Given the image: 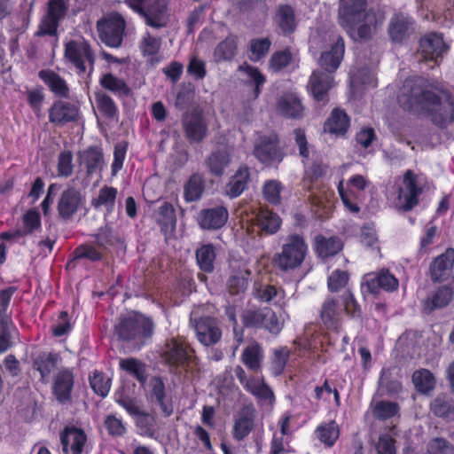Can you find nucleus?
<instances>
[{
  "mask_svg": "<svg viewBox=\"0 0 454 454\" xmlns=\"http://www.w3.org/2000/svg\"><path fill=\"white\" fill-rule=\"evenodd\" d=\"M309 200L312 205L317 207L318 208H322L323 212H318V214L320 216H323L328 214V212H330L333 208L334 204V194L332 191L325 187L319 189L313 188L309 195Z\"/></svg>",
  "mask_w": 454,
  "mask_h": 454,
  "instance_id": "nucleus-34",
  "label": "nucleus"
},
{
  "mask_svg": "<svg viewBox=\"0 0 454 454\" xmlns=\"http://www.w3.org/2000/svg\"><path fill=\"white\" fill-rule=\"evenodd\" d=\"M153 333V324L150 318L137 312L129 313L116 326L118 336L136 345H142Z\"/></svg>",
  "mask_w": 454,
  "mask_h": 454,
  "instance_id": "nucleus-5",
  "label": "nucleus"
},
{
  "mask_svg": "<svg viewBox=\"0 0 454 454\" xmlns=\"http://www.w3.org/2000/svg\"><path fill=\"white\" fill-rule=\"evenodd\" d=\"M231 154L226 149L212 152L206 159L205 164L209 173L215 176H221L231 165Z\"/></svg>",
  "mask_w": 454,
  "mask_h": 454,
  "instance_id": "nucleus-24",
  "label": "nucleus"
},
{
  "mask_svg": "<svg viewBox=\"0 0 454 454\" xmlns=\"http://www.w3.org/2000/svg\"><path fill=\"white\" fill-rule=\"evenodd\" d=\"M348 282V274L347 271L335 270L328 277V289L331 292H337L345 287Z\"/></svg>",
  "mask_w": 454,
  "mask_h": 454,
  "instance_id": "nucleus-63",
  "label": "nucleus"
},
{
  "mask_svg": "<svg viewBox=\"0 0 454 454\" xmlns=\"http://www.w3.org/2000/svg\"><path fill=\"white\" fill-rule=\"evenodd\" d=\"M164 361L170 365H178L187 359L186 347L181 340L171 339L168 340L161 351Z\"/></svg>",
  "mask_w": 454,
  "mask_h": 454,
  "instance_id": "nucleus-23",
  "label": "nucleus"
},
{
  "mask_svg": "<svg viewBox=\"0 0 454 454\" xmlns=\"http://www.w3.org/2000/svg\"><path fill=\"white\" fill-rule=\"evenodd\" d=\"M235 375L244 389L254 395L263 405L271 406L275 401L271 388L265 383L263 378L248 377L240 366L235 369Z\"/></svg>",
  "mask_w": 454,
  "mask_h": 454,
  "instance_id": "nucleus-12",
  "label": "nucleus"
},
{
  "mask_svg": "<svg viewBox=\"0 0 454 454\" xmlns=\"http://www.w3.org/2000/svg\"><path fill=\"white\" fill-rule=\"evenodd\" d=\"M62 451L65 454H82L87 447V436L83 430L70 427L60 435Z\"/></svg>",
  "mask_w": 454,
  "mask_h": 454,
  "instance_id": "nucleus-15",
  "label": "nucleus"
},
{
  "mask_svg": "<svg viewBox=\"0 0 454 454\" xmlns=\"http://www.w3.org/2000/svg\"><path fill=\"white\" fill-rule=\"evenodd\" d=\"M238 70L247 77L246 82L254 83V86L253 89L251 99H256L261 93L262 86L265 82L264 75L259 71L258 68L246 63L240 65Z\"/></svg>",
  "mask_w": 454,
  "mask_h": 454,
  "instance_id": "nucleus-36",
  "label": "nucleus"
},
{
  "mask_svg": "<svg viewBox=\"0 0 454 454\" xmlns=\"http://www.w3.org/2000/svg\"><path fill=\"white\" fill-rule=\"evenodd\" d=\"M400 106L413 112H430L432 121L446 127L454 120V106L449 94H436L425 86L421 78L407 79L398 95Z\"/></svg>",
  "mask_w": 454,
  "mask_h": 454,
  "instance_id": "nucleus-1",
  "label": "nucleus"
},
{
  "mask_svg": "<svg viewBox=\"0 0 454 454\" xmlns=\"http://www.w3.org/2000/svg\"><path fill=\"white\" fill-rule=\"evenodd\" d=\"M271 42L268 38H256L250 42L249 59L252 61H258L269 51Z\"/></svg>",
  "mask_w": 454,
  "mask_h": 454,
  "instance_id": "nucleus-55",
  "label": "nucleus"
},
{
  "mask_svg": "<svg viewBox=\"0 0 454 454\" xmlns=\"http://www.w3.org/2000/svg\"><path fill=\"white\" fill-rule=\"evenodd\" d=\"M308 253V245L302 237L291 235L286 239L282 250L275 257L276 265L282 270H294L301 265Z\"/></svg>",
  "mask_w": 454,
  "mask_h": 454,
  "instance_id": "nucleus-6",
  "label": "nucleus"
},
{
  "mask_svg": "<svg viewBox=\"0 0 454 454\" xmlns=\"http://www.w3.org/2000/svg\"><path fill=\"white\" fill-rule=\"evenodd\" d=\"M442 36L436 33L425 35L419 43V52L425 59L436 60L447 51Z\"/></svg>",
  "mask_w": 454,
  "mask_h": 454,
  "instance_id": "nucleus-17",
  "label": "nucleus"
},
{
  "mask_svg": "<svg viewBox=\"0 0 454 454\" xmlns=\"http://www.w3.org/2000/svg\"><path fill=\"white\" fill-rule=\"evenodd\" d=\"M309 49L315 54L321 51L319 64L329 73L339 67L345 51L342 38L326 30L311 34Z\"/></svg>",
  "mask_w": 454,
  "mask_h": 454,
  "instance_id": "nucleus-3",
  "label": "nucleus"
},
{
  "mask_svg": "<svg viewBox=\"0 0 454 454\" xmlns=\"http://www.w3.org/2000/svg\"><path fill=\"white\" fill-rule=\"evenodd\" d=\"M237 43L234 37H228L220 43L214 51V59L216 62L230 60L236 54Z\"/></svg>",
  "mask_w": 454,
  "mask_h": 454,
  "instance_id": "nucleus-49",
  "label": "nucleus"
},
{
  "mask_svg": "<svg viewBox=\"0 0 454 454\" xmlns=\"http://www.w3.org/2000/svg\"><path fill=\"white\" fill-rule=\"evenodd\" d=\"M254 155L262 163L271 164L279 161L278 150L274 140L262 137L254 146Z\"/></svg>",
  "mask_w": 454,
  "mask_h": 454,
  "instance_id": "nucleus-30",
  "label": "nucleus"
},
{
  "mask_svg": "<svg viewBox=\"0 0 454 454\" xmlns=\"http://www.w3.org/2000/svg\"><path fill=\"white\" fill-rule=\"evenodd\" d=\"M39 74L55 94L60 97L67 96L68 88L66 82L59 75L51 71H41Z\"/></svg>",
  "mask_w": 454,
  "mask_h": 454,
  "instance_id": "nucleus-43",
  "label": "nucleus"
},
{
  "mask_svg": "<svg viewBox=\"0 0 454 454\" xmlns=\"http://www.w3.org/2000/svg\"><path fill=\"white\" fill-rule=\"evenodd\" d=\"M278 22L285 33L294 31L295 27L294 11L290 6H281L278 12Z\"/></svg>",
  "mask_w": 454,
  "mask_h": 454,
  "instance_id": "nucleus-59",
  "label": "nucleus"
},
{
  "mask_svg": "<svg viewBox=\"0 0 454 454\" xmlns=\"http://www.w3.org/2000/svg\"><path fill=\"white\" fill-rule=\"evenodd\" d=\"M205 189V182L201 176L193 175L184 185V198L188 202L200 200Z\"/></svg>",
  "mask_w": 454,
  "mask_h": 454,
  "instance_id": "nucleus-42",
  "label": "nucleus"
},
{
  "mask_svg": "<svg viewBox=\"0 0 454 454\" xmlns=\"http://www.w3.org/2000/svg\"><path fill=\"white\" fill-rule=\"evenodd\" d=\"M422 176L411 170H407L402 184L394 193L395 206L403 210H410L418 203V197L422 192Z\"/></svg>",
  "mask_w": 454,
  "mask_h": 454,
  "instance_id": "nucleus-8",
  "label": "nucleus"
},
{
  "mask_svg": "<svg viewBox=\"0 0 454 454\" xmlns=\"http://www.w3.org/2000/svg\"><path fill=\"white\" fill-rule=\"evenodd\" d=\"M317 432L320 441L328 446H332L339 437V427L333 421L321 426Z\"/></svg>",
  "mask_w": 454,
  "mask_h": 454,
  "instance_id": "nucleus-58",
  "label": "nucleus"
},
{
  "mask_svg": "<svg viewBox=\"0 0 454 454\" xmlns=\"http://www.w3.org/2000/svg\"><path fill=\"white\" fill-rule=\"evenodd\" d=\"M452 298V290L450 287L442 286L429 299L424 302V309L431 312L434 309L446 306Z\"/></svg>",
  "mask_w": 454,
  "mask_h": 454,
  "instance_id": "nucleus-40",
  "label": "nucleus"
},
{
  "mask_svg": "<svg viewBox=\"0 0 454 454\" xmlns=\"http://www.w3.org/2000/svg\"><path fill=\"white\" fill-rule=\"evenodd\" d=\"M124 3L142 16L148 26L159 28L166 25L168 20L166 0H125Z\"/></svg>",
  "mask_w": 454,
  "mask_h": 454,
  "instance_id": "nucleus-7",
  "label": "nucleus"
},
{
  "mask_svg": "<svg viewBox=\"0 0 454 454\" xmlns=\"http://www.w3.org/2000/svg\"><path fill=\"white\" fill-rule=\"evenodd\" d=\"M413 31L412 20L410 17L398 13L390 21L388 34L395 42H402Z\"/></svg>",
  "mask_w": 454,
  "mask_h": 454,
  "instance_id": "nucleus-21",
  "label": "nucleus"
},
{
  "mask_svg": "<svg viewBox=\"0 0 454 454\" xmlns=\"http://www.w3.org/2000/svg\"><path fill=\"white\" fill-rule=\"evenodd\" d=\"M360 85L374 88L377 83L373 73L369 70H362L352 74L350 78L351 89L355 91L358 90Z\"/></svg>",
  "mask_w": 454,
  "mask_h": 454,
  "instance_id": "nucleus-60",
  "label": "nucleus"
},
{
  "mask_svg": "<svg viewBox=\"0 0 454 454\" xmlns=\"http://www.w3.org/2000/svg\"><path fill=\"white\" fill-rule=\"evenodd\" d=\"M276 109L280 115L287 118L300 119L304 115V107L295 93H286L280 97Z\"/></svg>",
  "mask_w": 454,
  "mask_h": 454,
  "instance_id": "nucleus-19",
  "label": "nucleus"
},
{
  "mask_svg": "<svg viewBox=\"0 0 454 454\" xmlns=\"http://www.w3.org/2000/svg\"><path fill=\"white\" fill-rule=\"evenodd\" d=\"M262 360L263 352L258 344L247 346L241 355L242 363L253 372L260 370Z\"/></svg>",
  "mask_w": 454,
  "mask_h": 454,
  "instance_id": "nucleus-38",
  "label": "nucleus"
},
{
  "mask_svg": "<svg viewBox=\"0 0 454 454\" xmlns=\"http://www.w3.org/2000/svg\"><path fill=\"white\" fill-rule=\"evenodd\" d=\"M73 387V375L67 371L60 372L54 384V393L60 402H66L70 397V393Z\"/></svg>",
  "mask_w": 454,
  "mask_h": 454,
  "instance_id": "nucleus-37",
  "label": "nucleus"
},
{
  "mask_svg": "<svg viewBox=\"0 0 454 454\" xmlns=\"http://www.w3.org/2000/svg\"><path fill=\"white\" fill-rule=\"evenodd\" d=\"M235 375L244 389L254 395L263 405L271 406L275 401L271 388L265 383L263 378L248 377L240 366L235 369Z\"/></svg>",
  "mask_w": 454,
  "mask_h": 454,
  "instance_id": "nucleus-11",
  "label": "nucleus"
},
{
  "mask_svg": "<svg viewBox=\"0 0 454 454\" xmlns=\"http://www.w3.org/2000/svg\"><path fill=\"white\" fill-rule=\"evenodd\" d=\"M196 258L202 270L207 272L213 270L215 253L211 245H204L199 248L196 253Z\"/></svg>",
  "mask_w": 454,
  "mask_h": 454,
  "instance_id": "nucleus-50",
  "label": "nucleus"
},
{
  "mask_svg": "<svg viewBox=\"0 0 454 454\" xmlns=\"http://www.w3.org/2000/svg\"><path fill=\"white\" fill-rule=\"evenodd\" d=\"M78 161L81 168H84L88 175H91L98 170H101L103 165V156L99 150L89 148L79 153Z\"/></svg>",
  "mask_w": 454,
  "mask_h": 454,
  "instance_id": "nucleus-32",
  "label": "nucleus"
},
{
  "mask_svg": "<svg viewBox=\"0 0 454 454\" xmlns=\"http://www.w3.org/2000/svg\"><path fill=\"white\" fill-rule=\"evenodd\" d=\"M332 84L333 77L330 74L316 71L312 73L308 87L316 100L323 101Z\"/></svg>",
  "mask_w": 454,
  "mask_h": 454,
  "instance_id": "nucleus-22",
  "label": "nucleus"
},
{
  "mask_svg": "<svg viewBox=\"0 0 454 454\" xmlns=\"http://www.w3.org/2000/svg\"><path fill=\"white\" fill-rule=\"evenodd\" d=\"M90 384L95 393L102 397L107 395L111 387L110 379L99 372H95L90 378Z\"/></svg>",
  "mask_w": 454,
  "mask_h": 454,
  "instance_id": "nucleus-56",
  "label": "nucleus"
},
{
  "mask_svg": "<svg viewBox=\"0 0 454 454\" xmlns=\"http://www.w3.org/2000/svg\"><path fill=\"white\" fill-rule=\"evenodd\" d=\"M160 44L161 42L159 37L145 33L140 42L139 48L144 56H153L160 50Z\"/></svg>",
  "mask_w": 454,
  "mask_h": 454,
  "instance_id": "nucleus-62",
  "label": "nucleus"
},
{
  "mask_svg": "<svg viewBox=\"0 0 454 454\" xmlns=\"http://www.w3.org/2000/svg\"><path fill=\"white\" fill-rule=\"evenodd\" d=\"M254 427L252 414H241L236 420L233 427V435L237 440L246 437Z\"/></svg>",
  "mask_w": 454,
  "mask_h": 454,
  "instance_id": "nucleus-52",
  "label": "nucleus"
},
{
  "mask_svg": "<svg viewBox=\"0 0 454 454\" xmlns=\"http://www.w3.org/2000/svg\"><path fill=\"white\" fill-rule=\"evenodd\" d=\"M343 311L352 317L360 315L359 305L349 290H347L340 299L335 296L326 297L321 306L320 318L328 329L337 331Z\"/></svg>",
  "mask_w": 454,
  "mask_h": 454,
  "instance_id": "nucleus-4",
  "label": "nucleus"
},
{
  "mask_svg": "<svg viewBox=\"0 0 454 454\" xmlns=\"http://www.w3.org/2000/svg\"><path fill=\"white\" fill-rule=\"evenodd\" d=\"M360 241L364 247L380 251L378 235L372 226L365 225L362 228Z\"/></svg>",
  "mask_w": 454,
  "mask_h": 454,
  "instance_id": "nucleus-64",
  "label": "nucleus"
},
{
  "mask_svg": "<svg viewBox=\"0 0 454 454\" xmlns=\"http://www.w3.org/2000/svg\"><path fill=\"white\" fill-rule=\"evenodd\" d=\"M151 386L152 398L160 406L163 413L169 416L172 413V406L166 400L163 382L159 378H154L151 381Z\"/></svg>",
  "mask_w": 454,
  "mask_h": 454,
  "instance_id": "nucleus-44",
  "label": "nucleus"
},
{
  "mask_svg": "<svg viewBox=\"0 0 454 454\" xmlns=\"http://www.w3.org/2000/svg\"><path fill=\"white\" fill-rule=\"evenodd\" d=\"M65 58L72 63L79 73H85L90 67L93 69L95 56L88 42L82 37L70 40L65 44Z\"/></svg>",
  "mask_w": 454,
  "mask_h": 454,
  "instance_id": "nucleus-9",
  "label": "nucleus"
},
{
  "mask_svg": "<svg viewBox=\"0 0 454 454\" xmlns=\"http://www.w3.org/2000/svg\"><path fill=\"white\" fill-rule=\"evenodd\" d=\"M99 83L104 89L114 94L127 95L129 91L122 79L110 73L103 74L99 79Z\"/></svg>",
  "mask_w": 454,
  "mask_h": 454,
  "instance_id": "nucleus-47",
  "label": "nucleus"
},
{
  "mask_svg": "<svg viewBox=\"0 0 454 454\" xmlns=\"http://www.w3.org/2000/svg\"><path fill=\"white\" fill-rule=\"evenodd\" d=\"M59 356L54 354H42L35 361V367L44 380L56 368Z\"/></svg>",
  "mask_w": 454,
  "mask_h": 454,
  "instance_id": "nucleus-48",
  "label": "nucleus"
},
{
  "mask_svg": "<svg viewBox=\"0 0 454 454\" xmlns=\"http://www.w3.org/2000/svg\"><path fill=\"white\" fill-rule=\"evenodd\" d=\"M184 129L188 139L192 142L201 141L207 134V126L201 116L192 114L185 116Z\"/></svg>",
  "mask_w": 454,
  "mask_h": 454,
  "instance_id": "nucleus-27",
  "label": "nucleus"
},
{
  "mask_svg": "<svg viewBox=\"0 0 454 454\" xmlns=\"http://www.w3.org/2000/svg\"><path fill=\"white\" fill-rule=\"evenodd\" d=\"M22 229H20L23 236L32 234L34 231L41 229V218L38 211L35 209L28 210L22 217Z\"/></svg>",
  "mask_w": 454,
  "mask_h": 454,
  "instance_id": "nucleus-54",
  "label": "nucleus"
},
{
  "mask_svg": "<svg viewBox=\"0 0 454 454\" xmlns=\"http://www.w3.org/2000/svg\"><path fill=\"white\" fill-rule=\"evenodd\" d=\"M349 127V119L345 112L340 109H334L327 121L325 123L324 129L334 135H344Z\"/></svg>",
  "mask_w": 454,
  "mask_h": 454,
  "instance_id": "nucleus-33",
  "label": "nucleus"
},
{
  "mask_svg": "<svg viewBox=\"0 0 454 454\" xmlns=\"http://www.w3.org/2000/svg\"><path fill=\"white\" fill-rule=\"evenodd\" d=\"M120 366L129 374L136 377L139 381L145 380V370L144 364L135 358H127L120 360Z\"/></svg>",
  "mask_w": 454,
  "mask_h": 454,
  "instance_id": "nucleus-57",
  "label": "nucleus"
},
{
  "mask_svg": "<svg viewBox=\"0 0 454 454\" xmlns=\"http://www.w3.org/2000/svg\"><path fill=\"white\" fill-rule=\"evenodd\" d=\"M264 317H272L270 309L247 311L243 316V321L247 326L262 327Z\"/></svg>",
  "mask_w": 454,
  "mask_h": 454,
  "instance_id": "nucleus-61",
  "label": "nucleus"
},
{
  "mask_svg": "<svg viewBox=\"0 0 454 454\" xmlns=\"http://www.w3.org/2000/svg\"><path fill=\"white\" fill-rule=\"evenodd\" d=\"M282 192L283 186L278 181L270 180L263 185V197L270 204L278 205L281 202Z\"/></svg>",
  "mask_w": 454,
  "mask_h": 454,
  "instance_id": "nucleus-53",
  "label": "nucleus"
},
{
  "mask_svg": "<svg viewBox=\"0 0 454 454\" xmlns=\"http://www.w3.org/2000/svg\"><path fill=\"white\" fill-rule=\"evenodd\" d=\"M249 177V168L240 166L227 183L224 193L230 198L239 197L247 189Z\"/></svg>",
  "mask_w": 454,
  "mask_h": 454,
  "instance_id": "nucleus-26",
  "label": "nucleus"
},
{
  "mask_svg": "<svg viewBox=\"0 0 454 454\" xmlns=\"http://www.w3.org/2000/svg\"><path fill=\"white\" fill-rule=\"evenodd\" d=\"M454 264V249L449 248L434 261L431 266L433 280L440 281L449 275Z\"/></svg>",
  "mask_w": 454,
  "mask_h": 454,
  "instance_id": "nucleus-29",
  "label": "nucleus"
},
{
  "mask_svg": "<svg viewBox=\"0 0 454 454\" xmlns=\"http://www.w3.org/2000/svg\"><path fill=\"white\" fill-rule=\"evenodd\" d=\"M117 189L104 186L91 201L92 206L98 211H106V216L114 212L117 196Z\"/></svg>",
  "mask_w": 454,
  "mask_h": 454,
  "instance_id": "nucleus-31",
  "label": "nucleus"
},
{
  "mask_svg": "<svg viewBox=\"0 0 454 454\" xmlns=\"http://www.w3.org/2000/svg\"><path fill=\"white\" fill-rule=\"evenodd\" d=\"M399 282L388 270H381L378 273L367 274L362 282L363 292L377 294L380 289L387 292L397 289Z\"/></svg>",
  "mask_w": 454,
  "mask_h": 454,
  "instance_id": "nucleus-14",
  "label": "nucleus"
},
{
  "mask_svg": "<svg viewBox=\"0 0 454 454\" xmlns=\"http://www.w3.org/2000/svg\"><path fill=\"white\" fill-rule=\"evenodd\" d=\"M256 297L262 301H274L275 304L281 305L284 301L285 292L278 290L273 286H261L256 289Z\"/></svg>",
  "mask_w": 454,
  "mask_h": 454,
  "instance_id": "nucleus-51",
  "label": "nucleus"
},
{
  "mask_svg": "<svg viewBox=\"0 0 454 454\" xmlns=\"http://www.w3.org/2000/svg\"><path fill=\"white\" fill-rule=\"evenodd\" d=\"M230 267L231 275L228 281V287L231 294H238L245 289L251 270L245 261L231 260Z\"/></svg>",
  "mask_w": 454,
  "mask_h": 454,
  "instance_id": "nucleus-20",
  "label": "nucleus"
},
{
  "mask_svg": "<svg viewBox=\"0 0 454 454\" xmlns=\"http://www.w3.org/2000/svg\"><path fill=\"white\" fill-rule=\"evenodd\" d=\"M339 18L352 39L363 41L375 34L385 16L380 10L368 9L364 0H341Z\"/></svg>",
  "mask_w": 454,
  "mask_h": 454,
  "instance_id": "nucleus-2",
  "label": "nucleus"
},
{
  "mask_svg": "<svg viewBox=\"0 0 454 454\" xmlns=\"http://www.w3.org/2000/svg\"><path fill=\"white\" fill-rule=\"evenodd\" d=\"M289 356L290 349L287 347H280L273 349L270 361V371L274 376H278L284 372Z\"/></svg>",
  "mask_w": 454,
  "mask_h": 454,
  "instance_id": "nucleus-45",
  "label": "nucleus"
},
{
  "mask_svg": "<svg viewBox=\"0 0 454 454\" xmlns=\"http://www.w3.org/2000/svg\"><path fill=\"white\" fill-rule=\"evenodd\" d=\"M229 213L223 206L203 209L200 212L198 223L202 229L217 230L227 222Z\"/></svg>",
  "mask_w": 454,
  "mask_h": 454,
  "instance_id": "nucleus-18",
  "label": "nucleus"
},
{
  "mask_svg": "<svg viewBox=\"0 0 454 454\" xmlns=\"http://www.w3.org/2000/svg\"><path fill=\"white\" fill-rule=\"evenodd\" d=\"M342 248L340 239L337 238L325 239L317 237L316 239V250L319 256L328 257L337 254Z\"/></svg>",
  "mask_w": 454,
  "mask_h": 454,
  "instance_id": "nucleus-41",
  "label": "nucleus"
},
{
  "mask_svg": "<svg viewBox=\"0 0 454 454\" xmlns=\"http://www.w3.org/2000/svg\"><path fill=\"white\" fill-rule=\"evenodd\" d=\"M200 310L198 307L191 312V319L195 322L197 339L204 346L215 345L220 340L222 332L215 318L200 317Z\"/></svg>",
  "mask_w": 454,
  "mask_h": 454,
  "instance_id": "nucleus-13",
  "label": "nucleus"
},
{
  "mask_svg": "<svg viewBox=\"0 0 454 454\" xmlns=\"http://www.w3.org/2000/svg\"><path fill=\"white\" fill-rule=\"evenodd\" d=\"M256 223L261 231L267 234H273L279 229L281 220L276 214L262 209L256 215Z\"/></svg>",
  "mask_w": 454,
  "mask_h": 454,
  "instance_id": "nucleus-39",
  "label": "nucleus"
},
{
  "mask_svg": "<svg viewBox=\"0 0 454 454\" xmlns=\"http://www.w3.org/2000/svg\"><path fill=\"white\" fill-rule=\"evenodd\" d=\"M77 116L78 108L76 106L61 101L56 102L49 113L50 121L57 125L74 121Z\"/></svg>",
  "mask_w": 454,
  "mask_h": 454,
  "instance_id": "nucleus-25",
  "label": "nucleus"
},
{
  "mask_svg": "<svg viewBox=\"0 0 454 454\" xmlns=\"http://www.w3.org/2000/svg\"><path fill=\"white\" fill-rule=\"evenodd\" d=\"M412 382L418 391L427 394L435 385L433 374L426 369L416 371L412 375Z\"/></svg>",
  "mask_w": 454,
  "mask_h": 454,
  "instance_id": "nucleus-46",
  "label": "nucleus"
},
{
  "mask_svg": "<svg viewBox=\"0 0 454 454\" xmlns=\"http://www.w3.org/2000/svg\"><path fill=\"white\" fill-rule=\"evenodd\" d=\"M18 330L9 316L0 317V353L6 352L18 340Z\"/></svg>",
  "mask_w": 454,
  "mask_h": 454,
  "instance_id": "nucleus-28",
  "label": "nucleus"
},
{
  "mask_svg": "<svg viewBox=\"0 0 454 454\" xmlns=\"http://www.w3.org/2000/svg\"><path fill=\"white\" fill-rule=\"evenodd\" d=\"M83 198L74 188L63 191L58 200L59 215L63 219H70L83 204Z\"/></svg>",
  "mask_w": 454,
  "mask_h": 454,
  "instance_id": "nucleus-16",
  "label": "nucleus"
},
{
  "mask_svg": "<svg viewBox=\"0 0 454 454\" xmlns=\"http://www.w3.org/2000/svg\"><path fill=\"white\" fill-rule=\"evenodd\" d=\"M97 27L99 38L103 43L113 48L121 46L126 21L120 13L114 12L109 14L105 19L99 20Z\"/></svg>",
  "mask_w": 454,
  "mask_h": 454,
  "instance_id": "nucleus-10",
  "label": "nucleus"
},
{
  "mask_svg": "<svg viewBox=\"0 0 454 454\" xmlns=\"http://www.w3.org/2000/svg\"><path fill=\"white\" fill-rule=\"evenodd\" d=\"M338 192L345 208L350 213L357 214L360 211L358 204L361 192H357L355 188H351L348 184L344 187L343 181L339 183Z\"/></svg>",
  "mask_w": 454,
  "mask_h": 454,
  "instance_id": "nucleus-35",
  "label": "nucleus"
}]
</instances>
